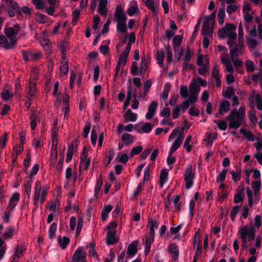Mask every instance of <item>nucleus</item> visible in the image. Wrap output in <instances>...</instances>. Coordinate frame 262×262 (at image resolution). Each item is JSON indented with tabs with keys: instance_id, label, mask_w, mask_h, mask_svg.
Masks as SVG:
<instances>
[{
	"instance_id": "1",
	"label": "nucleus",
	"mask_w": 262,
	"mask_h": 262,
	"mask_svg": "<svg viewBox=\"0 0 262 262\" xmlns=\"http://www.w3.org/2000/svg\"><path fill=\"white\" fill-rule=\"evenodd\" d=\"M238 233L239 234V236L242 239L243 249H246L248 247L247 239L249 241H252L255 239L256 229L254 226L249 227L246 225L243 227H239Z\"/></svg>"
},
{
	"instance_id": "2",
	"label": "nucleus",
	"mask_w": 262,
	"mask_h": 262,
	"mask_svg": "<svg viewBox=\"0 0 262 262\" xmlns=\"http://www.w3.org/2000/svg\"><path fill=\"white\" fill-rule=\"evenodd\" d=\"M236 27L232 24H227L223 29L219 31V36L222 38L228 37L229 39H234L237 35L235 32Z\"/></svg>"
},
{
	"instance_id": "3",
	"label": "nucleus",
	"mask_w": 262,
	"mask_h": 262,
	"mask_svg": "<svg viewBox=\"0 0 262 262\" xmlns=\"http://www.w3.org/2000/svg\"><path fill=\"white\" fill-rule=\"evenodd\" d=\"M227 120L229 121V128L237 129L242 125L244 119L231 111L229 115L227 116Z\"/></svg>"
},
{
	"instance_id": "4",
	"label": "nucleus",
	"mask_w": 262,
	"mask_h": 262,
	"mask_svg": "<svg viewBox=\"0 0 262 262\" xmlns=\"http://www.w3.org/2000/svg\"><path fill=\"white\" fill-rule=\"evenodd\" d=\"M173 141L171 147H179L183 140V134L180 132V129H174L169 137V141Z\"/></svg>"
},
{
	"instance_id": "5",
	"label": "nucleus",
	"mask_w": 262,
	"mask_h": 262,
	"mask_svg": "<svg viewBox=\"0 0 262 262\" xmlns=\"http://www.w3.org/2000/svg\"><path fill=\"white\" fill-rule=\"evenodd\" d=\"M87 253L83 252L81 247H78L72 256L73 262H86Z\"/></svg>"
},
{
	"instance_id": "6",
	"label": "nucleus",
	"mask_w": 262,
	"mask_h": 262,
	"mask_svg": "<svg viewBox=\"0 0 262 262\" xmlns=\"http://www.w3.org/2000/svg\"><path fill=\"white\" fill-rule=\"evenodd\" d=\"M22 55L23 59L26 61L29 60L37 61L39 59L41 56V53L39 52L33 53L31 51H22Z\"/></svg>"
},
{
	"instance_id": "7",
	"label": "nucleus",
	"mask_w": 262,
	"mask_h": 262,
	"mask_svg": "<svg viewBox=\"0 0 262 262\" xmlns=\"http://www.w3.org/2000/svg\"><path fill=\"white\" fill-rule=\"evenodd\" d=\"M114 17L117 23L126 22L127 16L121 5H118L116 7Z\"/></svg>"
},
{
	"instance_id": "8",
	"label": "nucleus",
	"mask_w": 262,
	"mask_h": 262,
	"mask_svg": "<svg viewBox=\"0 0 262 262\" xmlns=\"http://www.w3.org/2000/svg\"><path fill=\"white\" fill-rule=\"evenodd\" d=\"M20 30V28L18 24L15 25L13 27H9L5 29V34L6 36L11 39H16V36L18 34Z\"/></svg>"
},
{
	"instance_id": "9",
	"label": "nucleus",
	"mask_w": 262,
	"mask_h": 262,
	"mask_svg": "<svg viewBox=\"0 0 262 262\" xmlns=\"http://www.w3.org/2000/svg\"><path fill=\"white\" fill-rule=\"evenodd\" d=\"M88 148H83V152L80 156V169L83 166L84 170H87L89 168L91 163V158L88 157Z\"/></svg>"
},
{
	"instance_id": "10",
	"label": "nucleus",
	"mask_w": 262,
	"mask_h": 262,
	"mask_svg": "<svg viewBox=\"0 0 262 262\" xmlns=\"http://www.w3.org/2000/svg\"><path fill=\"white\" fill-rule=\"evenodd\" d=\"M17 40L15 38L10 39L9 42L8 39L4 35H0V45H3V47L5 49H12L16 43Z\"/></svg>"
},
{
	"instance_id": "11",
	"label": "nucleus",
	"mask_w": 262,
	"mask_h": 262,
	"mask_svg": "<svg viewBox=\"0 0 262 262\" xmlns=\"http://www.w3.org/2000/svg\"><path fill=\"white\" fill-rule=\"evenodd\" d=\"M194 174L192 172L191 166L187 169L185 174V186L187 189H190L193 184V179Z\"/></svg>"
},
{
	"instance_id": "12",
	"label": "nucleus",
	"mask_w": 262,
	"mask_h": 262,
	"mask_svg": "<svg viewBox=\"0 0 262 262\" xmlns=\"http://www.w3.org/2000/svg\"><path fill=\"white\" fill-rule=\"evenodd\" d=\"M35 194L34 196V205L35 206V209L38 207V203L39 201L41 191V183L39 181L35 182Z\"/></svg>"
},
{
	"instance_id": "13",
	"label": "nucleus",
	"mask_w": 262,
	"mask_h": 262,
	"mask_svg": "<svg viewBox=\"0 0 262 262\" xmlns=\"http://www.w3.org/2000/svg\"><path fill=\"white\" fill-rule=\"evenodd\" d=\"M152 129V126L151 123H146L142 126H140L139 124L135 126V130L138 133H149Z\"/></svg>"
},
{
	"instance_id": "14",
	"label": "nucleus",
	"mask_w": 262,
	"mask_h": 262,
	"mask_svg": "<svg viewBox=\"0 0 262 262\" xmlns=\"http://www.w3.org/2000/svg\"><path fill=\"white\" fill-rule=\"evenodd\" d=\"M57 120H54L53 123V127L52 129V147H56L57 145V132L58 128L57 127Z\"/></svg>"
},
{
	"instance_id": "15",
	"label": "nucleus",
	"mask_w": 262,
	"mask_h": 262,
	"mask_svg": "<svg viewBox=\"0 0 262 262\" xmlns=\"http://www.w3.org/2000/svg\"><path fill=\"white\" fill-rule=\"evenodd\" d=\"M116 234V230L113 231H108L107 232L106 242L107 245H114L118 242V238L115 236Z\"/></svg>"
},
{
	"instance_id": "16",
	"label": "nucleus",
	"mask_w": 262,
	"mask_h": 262,
	"mask_svg": "<svg viewBox=\"0 0 262 262\" xmlns=\"http://www.w3.org/2000/svg\"><path fill=\"white\" fill-rule=\"evenodd\" d=\"M158 103L156 101H152L148 108V112L146 114V118L151 119L156 114V110Z\"/></svg>"
},
{
	"instance_id": "17",
	"label": "nucleus",
	"mask_w": 262,
	"mask_h": 262,
	"mask_svg": "<svg viewBox=\"0 0 262 262\" xmlns=\"http://www.w3.org/2000/svg\"><path fill=\"white\" fill-rule=\"evenodd\" d=\"M168 251L172 254V258L174 260L178 259L179 251L178 246L174 243H171L168 246Z\"/></svg>"
},
{
	"instance_id": "18",
	"label": "nucleus",
	"mask_w": 262,
	"mask_h": 262,
	"mask_svg": "<svg viewBox=\"0 0 262 262\" xmlns=\"http://www.w3.org/2000/svg\"><path fill=\"white\" fill-rule=\"evenodd\" d=\"M212 28L211 24L204 21L202 26V34L205 36H210L212 35Z\"/></svg>"
},
{
	"instance_id": "19",
	"label": "nucleus",
	"mask_w": 262,
	"mask_h": 262,
	"mask_svg": "<svg viewBox=\"0 0 262 262\" xmlns=\"http://www.w3.org/2000/svg\"><path fill=\"white\" fill-rule=\"evenodd\" d=\"M107 0H100L99 2L98 11L102 16H106L107 11Z\"/></svg>"
},
{
	"instance_id": "20",
	"label": "nucleus",
	"mask_w": 262,
	"mask_h": 262,
	"mask_svg": "<svg viewBox=\"0 0 262 262\" xmlns=\"http://www.w3.org/2000/svg\"><path fill=\"white\" fill-rule=\"evenodd\" d=\"M230 104L227 100L223 101L220 104L219 108V113L220 115H223L227 113L230 110Z\"/></svg>"
},
{
	"instance_id": "21",
	"label": "nucleus",
	"mask_w": 262,
	"mask_h": 262,
	"mask_svg": "<svg viewBox=\"0 0 262 262\" xmlns=\"http://www.w3.org/2000/svg\"><path fill=\"white\" fill-rule=\"evenodd\" d=\"M27 247L25 244L17 245L14 255L18 257H20L23 255L24 252L26 251Z\"/></svg>"
},
{
	"instance_id": "22",
	"label": "nucleus",
	"mask_w": 262,
	"mask_h": 262,
	"mask_svg": "<svg viewBox=\"0 0 262 262\" xmlns=\"http://www.w3.org/2000/svg\"><path fill=\"white\" fill-rule=\"evenodd\" d=\"M129 157L127 154L126 153H122L121 152H119L116 159L114 160V162H119L123 164H125L128 161Z\"/></svg>"
},
{
	"instance_id": "23",
	"label": "nucleus",
	"mask_w": 262,
	"mask_h": 262,
	"mask_svg": "<svg viewBox=\"0 0 262 262\" xmlns=\"http://www.w3.org/2000/svg\"><path fill=\"white\" fill-rule=\"evenodd\" d=\"M168 172L165 169H163L160 172V185L161 187H162L164 184L168 180Z\"/></svg>"
},
{
	"instance_id": "24",
	"label": "nucleus",
	"mask_w": 262,
	"mask_h": 262,
	"mask_svg": "<svg viewBox=\"0 0 262 262\" xmlns=\"http://www.w3.org/2000/svg\"><path fill=\"white\" fill-rule=\"evenodd\" d=\"M123 117L126 122H128L129 121L134 122L137 119L136 114L133 113L132 111L129 109L126 112V113L124 114Z\"/></svg>"
},
{
	"instance_id": "25",
	"label": "nucleus",
	"mask_w": 262,
	"mask_h": 262,
	"mask_svg": "<svg viewBox=\"0 0 262 262\" xmlns=\"http://www.w3.org/2000/svg\"><path fill=\"white\" fill-rule=\"evenodd\" d=\"M130 50L125 49L123 53L120 55L118 62L119 64L125 65L127 62V58L129 53Z\"/></svg>"
},
{
	"instance_id": "26",
	"label": "nucleus",
	"mask_w": 262,
	"mask_h": 262,
	"mask_svg": "<svg viewBox=\"0 0 262 262\" xmlns=\"http://www.w3.org/2000/svg\"><path fill=\"white\" fill-rule=\"evenodd\" d=\"M113 207L111 205H105L103 207L101 212V217L103 221H105L108 215V213L111 211Z\"/></svg>"
},
{
	"instance_id": "27",
	"label": "nucleus",
	"mask_w": 262,
	"mask_h": 262,
	"mask_svg": "<svg viewBox=\"0 0 262 262\" xmlns=\"http://www.w3.org/2000/svg\"><path fill=\"white\" fill-rule=\"evenodd\" d=\"M189 90L191 94L198 95L200 90V87L199 84L197 83L194 80L191 82L189 85Z\"/></svg>"
},
{
	"instance_id": "28",
	"label": "nucleus",
	"mask_w": 262,
	"mask_h": 262,
	"mask_svg": "<svg viewBox=\"0 0 262 262\" xmlns=\"http://www.w3.org/2000/svg\"><path fill=\"white\" fill-rule=\"evenodd\" d=\"M121 138L126 146L130 145L134 142V137L127 133H124L122 135Z\"/></svg>"
},
{
	"instance_id": "29",
	"label": "nucleus",
	"mask_w": 262,
	"mask_h": 262,
	"mask_svg": "<svg viewBox=\"0 0 262 262\" xmlns=\"http://www.w3.org/2000/svg\"><path fill=\"white\" fill-rule=\"evenodd\" d=\"M70 239L68 237L64 236L61 239L60 236L58 237V242L62 249H66L70 243Z\"/></svg>"
},
{
	"instance_id": "30",
	"label": "nucleus",
	"mask_w": 262,
	"mask_h": 262,
	"mask_svg": "<svg viewBox=\"0 0 262 262\" xmlns=\"http://www.w3.org/2000/svg\"><path fill=\"white\" fill-rule=\"evenodd\" d=\"M30 126L32 130H34L36 126L37 122L39 121L36 113L33 112L30 117Z\"/></svg>"
},
{
	"instance_id": "31",
	"label": "nucleus",
	"mask_w": 262,
	"mask_h": 262,
	"mask_svg": "<svg viewBox=\"0 0 262 262\" xmlns=\"http://www.w3.org/2000/svg\"><path fill=\"white\" fill-rule=\"evenodd\" d=\"M240 49L237 47H234L230 50V57L232 60L235 59L241 53Z\"/></svg>"
},
{
	"instance_id": "32",
	"label": "nucleus",
	"mask_w": 262,
	"mask_h": 262,
	"mask_svg": "<svg viewBox=\"0 0 262 262\" xmlns=\"http://www.w3.org/2000/svg\"><path fill=\"white\" fill-rule=\"evenodd\" d=\"M136 89L132 87L131 85L128 87L127 93V98L126 100L130 101L132 97L135 99L137 97V95L136 94Z\"/></svg>"
},
{
	"instance_id": "33",
	"label": "nucleus",
	"mask_w": 262,
	"mask_h": 262,
	"mask_svg": "<svg viewBox=\"0 0 262 262\" xmlns=\"http://www.w3.org/2000/svg\"><path fill=\"white\" fill-rule=\"evenodd\" d=\"M32 180L29 179L26 180L24 183L25 191L27 193L29 198L30 196L32 189Z\"/></svg>"
},
{
	"instance_id": "34",
	"label": "nucleus",
	"mask_w": 262,
	"mask_h": 262,
	"mask_svg": "<svg viewBox=\"0 0 262 262\" xmlns=\"http://www.w3.org/2000/svg\"><path fill=\"white\" fill-rule=\"evenodd\" d=\"M241 133L244 136V137L250 141H253L254 137L253 134L250 131H248L245 129L242 128L240 130Z\"/></svg>"
},
{
	"instance_id": "35",
	"label": "nucleus",
	"mask_w": 262,
	"mask_h": 262,
	"mask_svg": "<svg viewBox=\"0 0 262 262\" xmlns=\"http://www.w3.org/2000/svg\"><path fill=\"white\" fill-rule=\"evenodd\" d=\"M137 251V245L134 243H131L128 246L127 253L133 256L136 254Z\"/></svg>"
},
{
	"instance_id": "36",
	"label": "nucleus",
	"mask_w": 262,
	"mask_h": 262,
	"mask_svg": "<svg viewBox=\"0 0 262 262\" xmlns=\"http://www.w3.org/2000/svg\"><path fill=\"white\" fill-rule=\"evenodd\" d=\"M222 95L224 97L230 99L232 96L234 95V91L233 87L231 86H228L226 91L223 92Z\"/></svg>"
},
{
	"instance_id": "37",
	"label": "nucleus",
	"mask_w": 262,
	"mask_h": 262,
	"mask_svg": "<svg viewBox=\"0 0 262 262\" xmlns=\"http://www.w3.org/2000/svg\"><path fill=\"white\" fill-rule=\"evenodd\" d=\"M40 42L47 52H50L51 51L50 42L48 39L42 38L40 40Z\"/></svg>"
},
{
	"instance_id": "38",
	"label": "nucleus",
	"mask_w": 262,
	"mask_h": 262,
	"mask_svg": "<svg viewBox=\"0 0 262 262\" xmlns=\"http://www.w3.org/2000/svg\"><path fill=\"white\" fill-rule=\"evenodd\" d=\"M115 155V151L111 148L107 151L105 154V157L107 158V161L106 163V166H107L111 162V161L114 158Z\"/></svg>"
},
{
	"instance_id": "39",
	"label": "nucleus",
	"mask_w": 262,
	"mask_h": 262,
	"mask_svg": "<svg viewBox=\"0 0 262 262\" xmlns=\"http://www.w3.org/2000/svg\"><path fill=\"white\" fill-rule=\"evenodd\" d=\"M57 223L54 222L52 223L49 229V238L53 239L55 235V233L57 230Z\"/></svg>"
},
{
	"instance_id": "40",
	"label": "nucleus",
	"mask_w": 262,
	"mask_h": 262,
	"mask_svg": "<svg viewBox=\"0 0 262 262\" xmlns=\"http://www.w3.org/2000/svg\"><path fill=\"white\" fill-rule=\"evenodd\" d=\"M49 189V186H48V185H45L43 186L42 192L41 195L40 194V202L41 204H43L45 201L46 197L48 194Z\"/></svg>"
},
{
	"instance_id": "41",
	"label": "nucleus",
	"mask_w": 262,
	"mask_h": 262,
	"mask_svg": "<svg viewBox=\"0 0 262 262\" xmlns=\"http://www.w3.org/2000/svg\"><path fill=\"white\" fill-rule=\"evenodd\" d=\"M60 72L64 75H67L69 72V66L68 62L66 60L62 61L60 62Z\"/></svg>"
},
{
	"instance_id": "42",
	"label": "nucleus",
	"mask_w": 262,
	"mask_h": 262,
	"mask_svg": "<svg viewBox=\"0 0 262 262\" xmlns=\"http://www.w3.org/2000/svg\"><path fill=\"white\" fill-rule=\"evenodd\" d=\"M170 85L169 83H166L164 86L163 91L161 94V98L162 99L166 100L167 99L168 94L170 91Z\"/></svg>"
},
{
	"instance_id": "43",
	"label": "nucleus",
	"mask_w": 262,
	"mask_h": 262,
	"mask_svg": "<svg viewBox=\"0 0 262 262\" xmlns=\"http://www.w3.org/2000/svg\"><path fill=\"white\" fill-rule=\"evenodd\" d=\"M19 200V194L16 192L13 194L9 200L10 206H11V209H13L16 205V203L13 204L14 202H18Z\"/></svg>"
},
{
	"instance_id": "44",
	"label": "nucleus",
	"mask_w": 262,
	"mask_h": 262,
	"mask_svg": "<svg viewBox=\"0 0 262 262\" xmlns=\"http://www.w3.org/2000/svg\"><path fill=\"white\" fill-rule=\"evenodd\" d=\"M83 219L80 217L78 218V221H77V228H76V237H77L81 232L82 228L83 227Z\"/></svg>"
},
{
	"instance_id": "45",
	"label": "nucleus",
	"mask_w": 262,
	"mask_h": 262,
	"mask_svg": "<svg viewBox=\"0 0 262 262\" xmlns=\"http://www.w3.org/2000/svg\"><path fill=\"white\" fill-rule=\"evenodd\" d=\"M230 173L232 176V179L234 182L239 181L241 179V170L235 171L234 170L230 171Z\"/></svg>"
},
{
	"instance_id": "46",
	"label": "nucleus",
	"mask_w": 262,
	"mask_h": 262,
	"mask_svg": "<svg viewBox=\"0 0 262 262\" xmlns=\"http://www.w3.org/2000/svg\"><path fill=\"white\" fill-rule=\"evenodd\" d=\"M165 57V54L163 51H158L157 54V59L158 63L160 65L161 67L163 66V61Z\"/></svg>"
},
{
	"instance_id": "47",
	"label": "nucleus",
	"mask_w": 262,
	"mask_h": 262,
	"mask_svg": "<svg viewBox=\"0 0 262 262\" xmlns=\"http://www.w3.org/2000/svg\"><path fill=\"white\" fill-rule=\"evenodd\" d=\"M117 30L118 32L121 33H125L126 32L127 28L126 26V22L117 23Z\"/></svg>"
},
{
	"instance_id": "48",
	"label": "nucleus",
	"mask_w": 262,
	"mask_h": 262,
	"mask_svg": "<svg viewBox=\"0 0 262 262\" xmlns=\"http://www.w3.org/2000/svg\"><path fill=\"white\" fill-rule=\"evenodd\" d=\"M136 37H135V34L134 32H132L129 36V39H128V43L126 47V49L127 50H130L131 49V46L133 43H134L135 42Z\"/></svg>"
},
{
	"instance_id": "49",
	"label": "nucleus",
	"mask_w": 262,
	"mask_h": 262,
	"mask_svg": "<svg viewBox=\"0 0 262 262\" xmlns=\"http://www.w3.org/2000/svg\"><path fill=\"white\" fill-rule=\"evenodd\" d=\"M147 61L144 57L141 58V62L140 68V72L141 74H144L147 69Z\"/></svg>"
},
{
	"instance_id": "50",
	"label": "nucleus",
	"mask_w": 262,
	"mask_h": 262,
	"mask_svg": "<svg viewBox=\"0 0 262 262\" xmlns=\"http://www.w3.org/2000/svg\"><path fill=\"white\" fill-rule=\"evenodd\" d=\"M239 208L240 206L238 205H236L232 208L230 213V217L232 221H234L235 218L239 211Z\"/></svg>"
},
{
	"instance_id": "51",
	"label": "nucleus",
	"mask_w": 262,
	"mask_h": 262,
	"mask_svg": "<svg viewBox=\"0 0 262 262\" xmlns=\"http://www.w3.org/2000/svg\"><path fill=\"white\" fill-rule=\"evenodd\" d=\"M13 228L12 227H9L6 230L3 235V237L5 239H7L10 238L13 236Z\"/></svg>"
},
{
	"instance_id": "52",
	"label": "nucleus",
	"mask_w": 262,
	"mask_h": 262,
	"mask_svg": "<svg viewBox=\"0 0 262 262\" xmlns=\"http://www.w3.org/2000/svg\"><path fill=\"white\" fill-rule=\"evenodd\" d=\"M255 102L257 109L262 111V97L260 94H257L255 95Z\"/></svg>"
},
{
	"instance_id": "53",
	"label": "nucleus",
	"mask_w": 262,
	"mask_h": 262,
	"mask_svg": "<svg viewBox=\"0 0 262 262\" xmlns=\"http://www.w3.org/2000/svg\"><path fill=\"white\" fill-rule=\"evenodd\" d=\"M246 70L248 72H252L254 70V63L251 60H247L245 62Z\"/></svg>"
},
{
	"instance_id": "54",
	"label": "nucleus",
	"mask_w": 262,
	"mask_h": 262,
	"mask_svg": "<svg viewBox=\"0 0 262 262\" xmlns=\"http://www.w3.org/2000/svg\"><path fill=\"white\" fill-rule=\"evenodd\" d=\"M253 188L254 189V194L255 195H256L259 190H260V186H261V183H260V181H254L253 182Z\"/></svg>"
},
{
	"instance_id": "55",
	"label": "nucleus",
	"mask_w": 262,
	"mask_h": 262,
	"mask_svg": "<svg viewBox=\"0 0 262 262\" xmlns=\"http://www.w3.org/2000/svg\"><path fill=\"white\" fill-rule=\"evenodd\" d=\"M218 21L221 25H222L224 21L225 13L224 9H220L218 12Z\"/></svg>"
},
{
	"instance_id": "56",
	"label": "nucleus",
	"mask_w": 262,
	"mask_h": 262,
	"mask_svg": "<svg viewBox=\"0 0 262 262\" xmlns=\"http://www.w3.org/2000/svg\"><path fill=\"white\" fill-rule=\"evenodd\" d=\"M58 150L57 148H51V161L52 163L56 162L57 159Z\"/></svg>"
},
{
	"instance_id": "57",
	"label": "nucleus",
	"mask_w": 262,
	"mask_h": 262,
	"mask_svg": "<svg viewBox=\"0 0 262 262\" xmlns=\"http://www.w3.org/2000/svg\"><path fill=\"white\" fill-rule=\"evenodd\" d=\"M180 111H182V110L181 106L179 105H177L174 108H173L172 111V118L174 119L178 118L179 116V113Z\"/></svg>"
},
{
	"instance_id": "58",
	"label": "nucleus",
	"mask_w": 262,
	"mask_h": 262,
	"mask_svg": "<svg viewBox=\"0 0 262 262\" xmlns=\"http://www.w3.org/2000/svg\"><path fill=\"white\" fill-rule=\"evenodd\" d=\"M247 41V45L249 48L254 49L257 45V40L250 38L246 37Z\"/></svg>"
},
{
	"instance_id": "59",
	"label": "nucleus",
	"mask_w": 262,
	"mask_h": 262,
	"mask_svg": "<svg viewBox=\"0 0 262 262\" xmlns=\"http://www.w3.org/2000/svg\"><path fill=\"white\" fill-rule=\"evenodd\" d=\"M227 172V170L226 169H224L217 176L216 178V181L217 182H223L225 179L226 176V173Z\"/></svg>"
},
{
	"instance_id": "60",
	"label": "nucleus",
	"mask_w": 262,
	"mask_h": 262,
	"mask_svg": "<svg viewBox=\"0 0 262 262\" xmlns=\"http://www.w3.org/2000/svg\"><path fill=\"white\" fill-rule=\"evenodd\" d=\"M255 226H254L256 231L260 227L262 224L261 216L260 215H256L254 218Z\"/></svg>"
},
{
	"instance_id": "61",
	"label": "nucleus",
	"mask_w": 262,
	"mask_h": 262,
	"mask_svg": "<svg viewBox=\"0 0 262 262\" xmlns=\"http://www.w3.org/2000/svg\"><path fill=\"white\" fill-rule=\"evenodd\" d=\"M80 15V10L78 9H75L72 13V24L73 25H75L77 23L78 19L79 18Z\"/></svg>"
},
{
	"instance_id": "62",
	"label": "nucleus",
	"mask_w": 262,
	"mask_h": 262,
	"mask_svg": "<svg viewBox=\"0 0 262 262\" xmlns=\"http://www.w3.org/2000/svg\"><path fill=\"white\" fill-rule=\"evenodd\" d=\"M33 3L38 9H42L45 7V4L42 0H32Z\"/></svg>"
},
{
	"instance_id": "63",
	"label": "nucleus",
	"mask_w": 262,
	"mask_h": 262,
	"mask_svg": "<svg viewBox=\"0 0 262 262\" xmlns=\"http://www.w3.org/2000/svg\"><path fill=\"white\" fill-rule=\"evenodd\" d=\"M145 5L150 9L154 13L157 12L156 7L155 6L154 3L151 0H146L145 1Z\"/></svg>"
},
{
	"instance_id": "64",
	"label": "nucleus",
	"mask_w": 262,
	"mask_h": 262,
	"mask_svg": "<svg viewBox=\"0 0 262 262\" xmlns=\"http://www.w3.org/2000/svg\"><path fill=\"white\" fill-rule=\"evenodd\" d=\"M209 64H204L198 69L199 73L201 75H205L207 71L209 70Z\"/></svg>"
}]
</instances>
